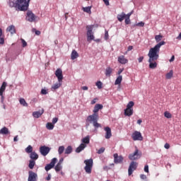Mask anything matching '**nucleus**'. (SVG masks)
<instances>
[{
  "label": "nucleus",
  "instance_id": "50",
  "mask_svg": "<svg viewBox=\"0 0 181 181\" xmlns=\"http://www.w3.org/2000/svg\"><path fill=\"white\" fill-rule=\"evenodd\" d=\"M1 96V104H4V101L5 100V97H4V93H1V95H0Z\"/></svg>",
  "mask_w": 181,
  "mask_h": 181
},
{
  "label": "nucleus",
  "instance_id": "18",
  "mask_svg": "<svg viewBox=\"0 0 181 181\" xmlns=\"http://www.w3.org/2000/svg\"><path fill=\"white\" fill-rule=\"evenodd\" d=\"M62 84H63V81H58V83H54L51 87L52 91H55V90H57L62 87Z\"/></svg>",
  "mask_w": 181,
  "mask_h": 181
},
{
  "label": "nucleus",
  "instance_id": "1",
  "mask_svg": "<svg viewBox=\"0 0 181 181\" xmlns=\"http://www.w3.org/2000/svg\"><path fill=\"white\" fill-rule=\"evenodd\" d=\"M166 45L165 41H161L160 43H158L155 47L151 48L149 49L148 57V63H149V69H156L158 67V63H156V60L159 59V52H160V47Z\"/></svg>",
  "mask_w": 181,
  "mask_h": 181
},
{
  "label": "nucleus",
  "instance_id": "4",
  "mask_svg": "<svg viewBox=\"0 0 181 181\" xmlns=\"http://www.w3.org/2000/svg\"><path fill=\"white\" fill-rule=\"evenodd\" d=\"M26 153L29 154V158L30 160H37L39 159V155L36 153L35 151H33V147L31 145H29L25 149Z\"/></svg>",
  "mask_w": 181,
  "mask_h": 181
},
{
  "label": "nucleus",
  "instance_id": "61",
  "mask_svg": "<svg viewBox=\"0 0 181 181\" xmlns=\"http://www.w3.org/2000/svg\"><path fill=\"white\" fill-rule=\"evenodd\" d=\"M169 62L170 63H172V62H175V55H173L170 58V59L169 60Z\"/></svg>",
  "mask_w": 181,
  "mask_h": 181
},
{
  "label": "nucleus",
  "instance_id": "29",
  "mask_svg": "<svg viewBox=\"0 0 181 181\" xmlns=\"http://www.w3.org/2000/svg\"><path fill=\"white\" fill-rule=\"evenodd\" d=\"M82 144H84V145H88L90 144V136H86L83 139H82Z\"/></svg>",
  "mask_w": 181,
  "mask_h": 181
},
{
  "label": "nucleus",
  "instance_id": "34",
  "mask_svg": "<svg viewBox=\"0 0 181 181\" xmlns=\"http://www.w3.org/2000/svg\"><path fill=\"white\" fill-rule=\"evenodd\" d=\"M165 77L168 80H170V78H172V77H173V70L170 71L169 73H168L165 75Z\"/></svg>",
  "mask_w": 181,
  "mask_h": 181
},
{
  "label": "nucleus",
  "instance_id": "54",
  "mask_svg": "<svg viewBox=\"0 0 181 181\" xmlns=\"http://www.w3.org/2000/svg\"><path fill=\"white\" fill-rule=\"evenodd\" d=\"M108 31H107V30H105V40H107V39H108Z\"/></svg>",
  "mask_w": 181,
  "mask_h": 181
},
{
  "label": "nucleus",
  "instance_id": "36",
  "mask_svg": "<svg viewBox=\"0 0 181 181\" xmlns=\"http://www.w3.org/2000/svg\"><path fill=\"white\" fill-rule=\"evenodd\" d=\"M46 127L49 131H52V129H53V128H54V124L52 123L48 122V123H47Z\"/></svg>",
  "mask_w": 181,
  "mask_h": 181
},
{
  "label": "nucleus",
  "instance_id": "46",
  "mask_svg": "<svg viewBox=\"0 0 181 181\" xmlns=\"http://www.w3.org/2000/svg\"><path fill=\"white\" fill-rule=\"evenodd\" d=\"M57 121H59V118L58 117H54L52 119V124H53L54 125V124H57Z\"/></svg>",
  "mask_w": 181,
  "mask_h": 181
},
{
  "label": "nucleus",
  "instance_id": "39",
  "mask_svg": "<svg viewBox=\"0 0 181 181\" xmlns=\"http://www.w3.org/2000/svg\"><path fill=\"white\" fill-rule=\"evenodd\" d=\"M134 104L135 103H134V101L129 102V103L127 105V109H132V107H134Z\"/></svg>",
  "mask_w": 181,
  "mask_h": 181
},
{
  "label": "nucleus",
  "instance_id": "6",
  "mask_svg": "<svg viewBox=\"0 0 181 181\" xmlns=\"http://www.w3.org/2000/svg\"><path fill=\"white\" fill-rule=\"evenodd\" d=\"M93 29H94V25H86V36H87V40L88 42H90L91 40H94V33L93 32Z\"/></svg>",
  "mask_w": 181,
  "mask_h": 181
},
{
  "label": "nucleus",
  "instance_id": "52",
  "mask_svg": "<svg viewBox=\"0 0 181 181\" xmlns=\"http://www.w3.org/2000/svg\"><path fill=\"white\" fill-rule=\"evenodd\" d=\"M103 2L106 6H109L110 5V0H103Z\"/></svg>",
  "mask_w": 181,
  "mask_h": 181
},
{
  "label": "nucleus",
  "instance_id": "53",
  "mask_svg": "<svg viewBox=\"0 0 181 181\" xmlns=\"http://www.w3.org/2000/svg\"><path fill=\"white\" fill-rule=\"evenodd\" d=\"M97 100H98V98H94L93 100H91L90 104L92 105H94V104H95V103H97Z\"/></svg>",
  "mask_w": 181,
  "mask_h": 181
},
{
  "label": "nucleus",
  "instance_id": "21",
  "mask_svg": "<svg viewBox=\"0 0 181 181\" xmlns=\"http://www.w3.org/2000/svg\"><path fill=\"white\" fill-rule=\"evenodd\" d=\"M6 32H10L11 35H15V33H16V28H15V25H9L6 28Z\"/></svg>",
  "mask_w": 181,
  "mask_h": 181
},
{
  "label": "nucleus",
  "instance_id": "35",
  "mask_svg": "<svg viewBox=\"0 0 181 181\" xmlns=\"http://www.w3.org/2000/svg\"><path fill=\"white\" fill-rule=\"evenodd\" d=\"M55 172H60L63 169V166L60 164H57L54 167Z\"/></svg>",
  "mask_w": 181,
  "mask_h": 181
},
{
  "label": "nucleus",
  "instance_id": "27",
  "mask_svg": "<svg viewBox=\"0 0 181 181\" xmlns=\"http://www.w3.org/2000/svg\"><path fill=\"white\" fill-rule=\"evenodd\" d=\"M7 83L6 82H3L1 88H0V95H2L4 94V91L6 89Z\"/></svg>",
  "mask_w": 181,
  "mask_h": 181
},
{
  "label": "nucleus",
  "instance_id": "8",
  "mask_svg": "<svg viewBox=\"0 0 181 181\" xmlns=\"http://www.w3.org/2000/svg\"><path fill=\"white\" fill-rule=\"evenodd\" d=\"M36 15L30 10H28L25 15V21L28 22H35L36 21Z\"/></svg>",
  "mask_w": 181,
  "mask_h": 181
},
{
  "label": "nucleus",
  "instance_id": "31",
  "mask_svg": "<svg viewBox=\"0 0 181 181\" xmlns=\"http://www.w3.org/2000/svg\"><path fill=\"white\" fill-rule=\"evenodd\" d=\"M122 81V76L119 75L117 79L115 80V85L118 86L121 84V82Z\"/></svg>",
  "mask_w": 181,
  "mask_h": 181
},
{
  "label": "nucleus",
  "instance_id": "64",
  "mask_svg": "<svg viewBox=\"0 0 181 181\" xmlns=\"http://www.w3.org/2000/svg\"><path fill=\"white\" fill-rule=\"evenodd\" d=\"M35 35H37V36H39L40 35V31L39 30H35Z\"/></svg>",
  "mask_w": 181,
  "mask_h": 181
},
{
  "label": "nucleus",
  "instance_id": "62",
  "mask_svg": "<svg viewBox=\"0 0 181 181\" xmlns=\"http://www.w3.org/2000/svg\"><path fill=\"white\" fill-rule=\"evenodd\" d=\"M81 89L83 90L84 91H87V90H88V86H82Z\"/></svg>",
  "mask_w": 181,
  "mask_h": 181
},
{
  "label": "nucleus",
  "instance_id": "2",
  "mask_svg": "<svg viewBox=\"0 0 181 181\" xmlns=\"http://www.w3.org/2000/svg\"><path fill=\"white\" fill-rule=\"evenodd\" d=\"M103 105L96 104L93 110V114L87 117L86 122L93 124V126L94 127L95 129H98V128H101V124L98 123V111H100V110H103Z\"/></svg>",
  "mask_w": 181,
  "mask_h": 181
},
{
  "label": "nucleus",
  "instance_id": "24",
  "mask_svg": "<svg viewBox=\"0 0 181 181\" xmlns=\"http://www.w3.org/2000/svg\"><path fill=\"white\" fill-rule=\"evenodd\" d=\"M78 57V53L76 50H73L71 54V60H76Z\"/></svg>",
  "mask_w": 181,
  "mask_h": 181
},
{
  "label": "nucleus",
  "instance_id": "23",
  "mask_svg": "<svg viewBox=\"0 0 181 181\" xmlns=\"http://www.w3.org/2000/svg\"><path fill=\"white\" fill-rule=\"evenodd\" d=\"M0 133L2 135H8V134H11V132H9V129H8V127H4L2 129H1Z\"/></svg>",
  "mask_w": 181,
  "mask_h": 181
},
{
  "label": "nucleus",
  "instance_id": "45",
  "mask_svg": "<svg viewBox=\"0 0 181 181\" xmlns=\"http://www.w3.org/2000/svg\"><path fill=\"white\" fill-rule=\"evenodd\" d=\"M132 13H134V11H132L129 13L126 14L125 18L127 19H129V18H131V15H132Z\"/></svg>",
  "mask_w": 181,
  "mask_h": 181
},
{
  "label": "nucleus",
  "instance_id": "16",
  "mask_svg": "<svg viewBox=\"0 0 181 181\" xmlns=\"http://www.w3.org/2000/svg\"><path fill=\"white\" fill-rule=\"evenodd\" d=\"M45 112V109L40 110L38 111H35L33 112V117L34 118H40L43 113Z\"/></svg>",
  "mask_w": 181,
  "mask_h": 181
},
{
  "label": "nucleus",
  "instance_id": "30",
  "mask_svg": "<svg viewBox=\"0 0 181 181\" xmlns=\"http://www.w3.org/2000/svg\"><path fill=\"white\" fill-rule=\"evenodd\" d=\"M5 39L4 38V34L2 33V28H0V45H4Z\"/></svg>",
  "mask_w": 181,
  "mask_h": 181
},
{
  "label": "nucleus",
  "instance_id": "57",
  "mask_svg": "<svg viewBox=\"0 0 181 181\" xmlns=\"http://www.w3.org/2000/svg\"><path fill=\"white\" fill-rule=\"evenodd\" d=\"M63 160H64V158H60L59 162L57 163V164L62 165V163H63Z\"/></svg>",
  "mask_w": 181,
  "mask_h": 181
},
{
  "label": "nucleus",
  "instance_id": "47",
  "mask_svg": "<svg viewBox=\"0 0 181 181\" xmlns=\"http://www.w3.org/2000/svg\"><path fill=\"white\" fill-rule=\"evenodd\" d=\"M144 172H146V173H149V166L148 165H146L144 166Z\"/></svg>",
  "mask_w": 181,
  "mask_h": 181
},
{
  "label": "nucleus",
  "instance_id": "40",
  "mask_svg": "<svg viewBox=\"0 0 181 181\" xmlns=\"http://www.w3.org/2000/svg\"><path fill=\"white\" fill-rule=\"evenodd\" d=\"M83 12H86V13H90V12H91V6L84 7Z\"/></svg>",
  "mask_w": 181,
  "mask_h": 181
},
{
  "label": "nucleus",
  "instance_id": "7",
  "mask_svg": "<svg viewBox=\"0 0 181 181\" xmlns=\"http://www.w3.org/2000/svg\"><path fill=\"white\" fill-rule=\"evenodd\" d=\"M141 156H142V153L139 152L138 148H136L135 151L129 155V159L134 162V160H138V159H140Z\"/></svg>",
  "mask_w": 181,
  "mask_h": 181
},
{
  "label": "nucleus",
  "instance_id": "10",
  "mask_svg": "<svg viewBox=\"0 0 181 181\" xmlns=\"http://www.w3.org/2000/svg\"><path fill=\"white\" fill-rule=\"evenodd\" d=\"M52 148L49 146H42L40 147V153L42 156H47Z\"/></svg>",
  "mask_w": 181,
  "mask_h": 181
},
{
  "label": "nucleus",
  "instance_id": "22",
  "mask_svg": "<svg viewBox=\"0 0 181 181\" xmlns=\"http://www.w3.org/2000/svg\"><path fill=\"white\" fill-rule=\"evenodd\" d=\"M134 114V109H128L127 107L124 110V115L126 117H131Z\"/></svg>",
  "mask_w": 181,
  "mask_h": 181
},
{
  "label": "nucleus",
  "instance_id": "33",
  "mask_svg": "<svg viewBox=\"0 0 181 181\" xmlns=\"http://www.w3.org/2000/svg\"><path fill=\"white\" fill-rule=\"evenodd\" d=\"M163 38V35H157L155 36V40L156 43H160L159 42H160V40H162Z\"/></svg>",
  "mask_w": 181,
  "mask_h": 181
},
{
  "label": "nucleus",
  "instance_id": "15",
  "mask_svg": "<svg viewBox=\"0 0 181 181\" xmlns=\"http://www.w3.org/2000/svg\"><path fill=\"white\" fill-rule=\"evenodd\" d=\"M55 76L58 79V81H63V71L62 69H57L55 71Z\"/></svg>",
  "mask_w": 181,
  "mask_h": 181
},
{
  "label": "nucleus",
  "instance_id": "58",
  "mask_svg": "<svg viewBox=\"0 0 181 181\" xmlns=\"http://www.w3.org/2000/svg\"><path fill=\"white\" fill-rule=\"evenodd\" d=\"M141 179H142L143 180H145V179H146V175L141 174L140 175Z\"/></svg>",
  "mask_w": 181,
  "mask_h": 181
},
{
  "label": "nucleus",
  "instance_id": "63",
  "mask_svg": "<svg viewBox=\"0 0 181 181\" xmlns=\"http://www.w3.org/2000/svg\"><path fill=\"white\" fill-rule=\"evenodd\" d=\"M13 141H14V142H18V136H16L13 138Z\"/></svg>",
  "mask_w": 181,
  "mask_h": 181
},
{
  "label": "nucleus",
  "instance_id": "60",
  "mask_svg": "<svg viewBox=\"0 0 181 181\" xmlns=\"http://www.w3.org/2000/svg\"><path fill=\"white\" fill-rule=\"evenodd\" d=\"M50 179H52V175L48 174V176L46 177V180L49 181V180H50Z\"/></svg>",
  "mask_w": 181,
  "mask_h": 181
},
{
  "label": "nucleus",
  "instance_id": "26",
  "mask_svg": "<svg viewBox=\"0 0 181 181\" xmlns=\"http://www.w3.org/2000/svg\"><path fill=\"white\" fill-rule=\"evenodd\" d=\"M125 16H126V14L124 12H122L120 14H118L117 15V21H119V22H122V21H124V19H125Z\"/></svg>",
  "mask_w": 181,
  "mask_h": 181
},
{
  "label": "nucleus",
  "instance_id": "20",
  "mask_svg": "<svg viewBox=\"0 0 181 181\" xmlns=\"http://www.w3.org/2000/svg\"><path fill=\"white\" fill-rule=\"evenodd\" d=\"M87 148V145L84 144L83 143H81L78 148L75 150V152L76 153H80L82 151H84Z\"/></svg>",
  "mask_w": 181,
  "mask_h": 181
},
{
  "label": "nucleus",
  "instance_id": "9",
  "mask_svg": "<svg viewBox=\"0 0 181 181\" xmlns=\"http://www.w3.org/2000/svg\"><path fill=\"white\" fill-rule=\"evenodd\" d=\"M136 168H138V163L135 161H132L128 169L129 176H131V175L134 173V170H136Z\"/></svg>",
  "mask_w": 181,
  "mask_h": 181
},
{
  "label": "nucleus",
  "instance_id": "11",
  "mask_svg": "<svg viewBox=\"0 0 181 181\" xmlns=\"http://www.w3.org/2000/svg\"><path fill=\"white\" fill-rule=\"evenodd\" d=\"M57 163V159L56 158H54L51 160V162L49 164H47L45 167V169L46 172H49L51 169H53L54 168V165Z\"/></svg>",
  "mask_w": 181,
  "mask_h": 181
},
{
  "label": "nucleus",
  "instance_id": "3",
  "mask_svg": "<svg viewBox=\"0 0 181 181\" xmlns=\"http://www.w3.org/2000/svg\"><path fill=\"white\" fill-rule=\"evenodd\" d=\"M29 2L30 0H16V2L9 0L8 5L10 8H16L18 12H26L29 9Z\"/></svg>",
  "mask_w": 181,
  "mask_h": 181
},
{
  "label": "nucleus",
  "instance_id": "28",
  "mask_svg": "<svg viewBox=\"0 0 181 181\" xmlns=\"http://www.w3.org/2000/svg\"><path fill=\"white\" fill-rule=\"evenodd\" d=\"M73 152V147L71 146H68L65 149V155H70Z\"/></svg>",
  "mask_w": 181,
  "mask_h": 181
},
{
  "label": "nucleus",
  "instance_id": "12",
  "mask_svg": "<svg viewBox=\"0 0 181 181\" xmlns=\"http://www.w3.org/2000/svg\"><path fill=\"white\" fill-rule=\"evenodd\" d=\"M133 141H144V137L141 132L136 131L132 135Z\"/></svg>",
  "mask_w": 181,
  "mask_h": 181
},
{
  "label": "nucleus",
  "instance_id": "48",
  "mask_svg": "<svg viewBox=\"0 0 181 181\" xmlns=\"http://www.w3.org/2000/svg\"><path fill=\"white\" fill-rule=\"evenodd\" d=\"M137 26H140L141 28H144V26H145V23L141 21V22L137 23Z\"/></svg>",
  "mask_w": 181,
  "mask_h": 181
},
{
  "label": "nucleus",
  "instance_id": "55",
  "mask_svg": "<svg viewBox=\"0 0 181 181\" xmlns=\"http://www.w3.org/2000/svg\"><path fill=\"white\" fill-rule=\"evenodd\" d=\"M139 63H142L144 62V57H140L138 58Z\"/></svg>",
  "mask_w": 181,
  "mask_h": 181
},
{
  "label": "nucleus",
  "instance_id": "44",
  "mask_svg": "<svg viewBox=\"0 0 181 181\" xmlns=\"http://www.w3.org/2000/svg\"><path fill=\"white\" fill-rule=\"evenodd\" d=\"M21 43H22L23 47H26V46H28V42H26V41L22 38H21Z\"/></svg>",
  "mask_w": 181,
  "mask_h": 181
},
{
  "label": "nucleus",
  "instance_id": "5",
  "mask_svg": "<svg viewBox=\"0 0 181 181\" xmlns=\"http://www.w3.org/2000/svg\"><path fill=\"white\" fill-rule=\"evenodd\" d=\"M86 166L84 167V170L88 175H90L93 170V165H94V162L93 161V158L87 159L83 161Z\"/></svg>",
  "mask_w": 181,
  "mask_h": 181
},
{
  "label": "nucleus",
  "instance_id": "13",
  "mask_svg": "<svg viewBox=\"0 0 181 181\" xmlns=\"http://www.w3.org/2000/svg\"><path fill=\"white\" fill-rule=\"evenodd\" d=\"M28 181H37V174L33 171H29Z\"/></svg>",
  "mask_w": 181,
  "mask_h": 181
},
{
  "label": "nucleus",
  "instance_id": "17",
  "mask_svg": "<svg viewBox=\"0 0 181 181\" xmlns=\"http://www.w3.org/2000/svg\"><path fill=\"white\" fill-rule=\"evenodd\" d=\"M105 131L106 132L105 136V139H110V138L112 136V134L111 133V128L106 127H105Z\"/></svg>",
  "mask_w": 181,
  "mask_h": 181
},
{
  "label": "nucleus",
  "instance_id": "43",
  "mask_svg": "<svg viewBox=\"0 0 181 181\" xmlns=\"http://www.w3.org/2000/svg\"><path fill=\"white\" fill-rule=\"evenodd\" d=\"M105 151V148L102 147V148H100L98 151L97 153H98V155H101V153H104Z\"/></svg>",
  "mask_w": 181,
  "mask_h": 181
},
{
  "label": "nucleus",
  "instance_id": "49",
  "mask_svg": "<svg viewBox=\"0 0 181 181\" xmlns=\"http://www.w3.org/2000/svg\"><path fill=\"white\" fill-rule=\"evenodd\" d=\"M41 94H42L43 95H46V94H47V90L46 89H42Z\"/></svg>",
  "mask_w": 181,
  "mask_h": 181
},
{
  "label": "nucleus",
  "instance_id": "25",
  "mask_svg": "<svg viewBox=\"0 0 181 181\" xmlns=\"http://www.w3.org/2000/svg\"><path fill=\"white\" fill-rule=\"evenodd\" d=\"M112 73V69L111 67L106 68L105 72V74L106 77H110Z\"/></svg>",
  "mask_w": 181,
  "mask_h": 181
},
{
  "label": "nucleus",
  "instance_id": "42",
  "mask_svg": "<svg viewBox=\"0 0 181 181\" xmlns=\"http://www.w3.org/2000/svg\"><path fill=\"white\" fill-rule=\"evenodd\" d=\"M96 86L98 88H99V90L103 88V82L98 81V82H96Z\"/></svg>",
  "mask_w": 181,
  "mask_h": 181
},
{
  "label": "nucleus",
  "instance_id": "14",
  "mask_svg": "<svg viewBox=\"0 0 181 181\" xmlns=\"http://www.w3.org/2000/svg\"><path fill=\"white\" fill-rule=\"evenodd\" d=\"M113 158L114 162L116 164L122 163V162L124 161V157H122V156H118V153H115L113 155Z\"/></svg>",
  "mask_w": 181,
  "mask_h": 181
},
{
  "label": "nucleus",
  "instance_id": "51",
  "mask_svg": "<svg viewBox=\"0 0 181 181\" xmlns=\"http://www.w3.org/2000/svg\"><path fill=\"white\" fill-rule=\"evenodd\" d=\"M124 22H125V24H126V25H129V23H131V19H129V18H125Z\"/></svg>",
  "mask_w": 181,
  "mask_h": 181
},
{
  "label": "nucleus",
  "instance_id": "19",
  "mask_svg": "<svg viewBox=\"0 0 181 181\" xmlns=\"http://www.w3.org/2000/svg\"><path fill=\"white\" fill-rule=\"evenodd\" d=\"M117 62H119L120 64H127V63H128V59H125V56L121 55L118 57Z\"/></svg>",
  "mask_w": 181,
  "mask_h": 181
},
{
  "label": "nucleus",
  "instance_id": "41",
  "mask_svg": "<svg viewBox=\"0 0 181 181\" xmlns=\"http://www.w3.org/2000/svg\"><path fill=\"white\" fill-rule=\"evenodd\" d=\"M164 117H165V118H172V114H170L169 112L166 111L164 112Z\"/></svg>",
  "mask_w": 181,
  "mask_h": 181
},
{
  "label": "nucleus",
  "instance_id": "56",
  "mask_svg": "<svg viewBox=\"0 0 181 181\" xmlns=\"http://www.w3.org/2000/svg\"><path fill=\"white\" fill-rule=\"evenodd\" d=\"M164 148L165 149H169V148H170V145L168 143H166L165 145H164Z\"/></svg>",
  "mask_w": 181,
  "mask_h": 181
},
{
  "label": "nucleus",
  "instance_id": "38",
  "mask_svg": "<svg viewBox=\"0 0 181 181\" xmlns=\"http://www.w3.org/2000/svg\"><path fill=\"white\" fill-rule=\"evenodd\" d=\"M64 152V146H60L58 148V153L59 155H62Z\"/></svg>",
  "mask_w": 181,
  "mask_h": 181
},
{
  "label": "nucleus",
  "instance_id": "59",
  "mask_svg": "<svg viewBox=\"0 0 181 181\" xmlns=\"http://www.w3.org/2000/svg\"><path fill=\"white\" fill-rule=\"evenodd\" d=\"M132 49H134V47L130 45L127 47V52H131V50H132Z\"/></svg>",
  "mask_w": 181,
  "mask_h": 181
},
{
  "label": "nucleus",
  "instance_id": "32",
  "mask_svg": "<svg viewBox=\"0 0 181 181\" xmlns=\"http://www.w3.org/2000/svg\"><path fill=\"white\" fill-rule=\"evenodd\" d=\"M35 165H36L35 160H29L28 168H30V169H33V168H35Z\"/></svg>",
  "mask_w": 181,
  "mask_h": 181
},
{
  "label": "nucleus",
  "instance_id": "37",
  "mask_svg": "<svg viewBox=\"0 0 181 181\" xmlns=\"http://www.w3.org/2000/svg\"><path fill=\"white\" fill-rule=\"evenodd\" d=\"M19 101L21 105L23 107H28V103H26V100H25L24 98H21Z\"/></svg>",
  "mask_w": 181,
  "mask_h": 181
}]
</instances>
